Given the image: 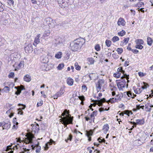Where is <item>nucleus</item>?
<instances>
[{
    "label": "nucleus",
    "mask_w": 153,
    "mask_h": 153,
    "mask_svg": "<svg viewBox=\"0 0 153 153\" xmlns=\"http://www.w3.org/2000/svg\"><path fill=\"white\" fill-rule=\"evenodd\" d=\"M79 98L81 101H83L85 100V98L83 96H79L78 97Z\"/></svg>",
    "instance_id": "54"
},
{
    "label": "nucleus",
    "mask_w": 153,
    "mask_h": 153,
    "mask_svg": "<svg viewBox=\"0 0 153 153\" xmlns=\"http://www.w3.org/2000/svg\"><path fill=\"white\" fill-rule=\"evenodd\" d=\"M50 141V142H48L45 144V150H47L49 148V147H48V144H49L50 145H51L52 144L53 142L55 143V142L52 139H51Z\"/></svg>",
    "instance_id": "21"
},
{
    "label": "nucleus",
    "mask_w": 153,
    "mask_h": 153,
    "mask_svg": "<svg viewBox=\"0 0 153 153\" xmlns=\"http://www.w3.org/2000/svg\"><path fill=\"white\" fill-rule=\"evenodd\" d=\"M143 8H141L140 9V8L139 7L137 9H138V11H140L141 12H142L143 13H144V10H143Z\"/></svg>",
    "instance_id": "63"
},
{
    "label": "nucleus",
    "mask_w": 153,
    "mask_h": 153,
    "mask_svg": "<svg viewBox=\"0 0 153 153\" xmlns=\"http://www.w3.org/2000/svg\"><path fill=\"white\" fill-rule=\"evenodd\" d=\"M41 147L39 146H37L36 147V152L37 153H39L40 152L41 150Z\"/></svg>",
    "instance_id": "45"
},
{
    "label": "nucleus",
    "mask_w": 153,
    "mask_h": 153,
    "mask_svg": "<svg viewBox=\"0 0 153 153\" xmlns=\"http://www.w3.org/2000/svg\"><path fill=\"white\" fill-rule=\"evenodd\" d=\"M116 98H111L108 101H106L107 102H110L111 103H112L114 102H116ZM106 102V101H105Z\"/></svg>",
    "instance_id": "33"
},
{
    "label": "nucleus",
    "mask_w": 153,
    "mask_h": 153,
    "mask_svg": "<svg viewBox=\"0 0 153 153\" xmlns=\"http://www.w3.org/2000/svg\"><path fill=\"white\" fill-rule=\"evenodd\" d=\"M112 57L115 59H117L118 58L119 56L117 55V54L115 53H114L112 54Z\"/></svg>",
    "instance_id": "49"
},
{
    "label": "nucleus",
    "mask_w": 153,
    "mask_h": 153,
    "mask_svg": "<svg viewBox=\"0 0 153 153\" xmlns=\"http://www.w3.org/2000/svg\"><path fill=\"white\" fill-rule=\"evenodd\" d=\"M85 42V40L83 38H79L76 39L70 43L71 49L72 51H77L81 48Z\"/></svg>",
    "instance_id": "1"
},
{
    "label": "nucleus",
    "mask_w": 153,
    "mask_h": 153,
    "mask_svg": "<svg viewBox=\"0 0 153 153\" xmlns=\"http://www.w3.org/2000/svg\"><path fill=\"white\" fill-rule=\"evenodd\" d=\"M3 122L4 124L2 125L3 130L4 129H8L10 128L11 126L10 123L9 121L7 120Z\"/></svg>",
    "instance_id": "8"
},
{
    "label": "nucleus",
    "mask_w": 153,
    "mask_h": 153,
    "mask_svg": "<svg viewBox=\"0 0 153 153\" xmlns=\"http://www.w3.org/2000/svg\"><path fill=\"white\" fill-rule=\"evenodd\" d=\"M64 112L65 113L67 114H68L65 117H66L67 118H69V117H71V115L69 114V110H65L64 111Z\"/></svg>",
    "instance_id": "32"
},
{
    "label": "nucleus",
    "mask_w": 153,
    "mask_h": 153,
    "mask_svg": "<svg viewBox=\"0 0 153 153\" xmlns=\"http://www.w3.org/2000/svg\"><path fill=\"white\" fill-rule=\"evenodd\" d=\"M117 71L123 74L121 78H125L128 79L129 78V75H127L126 74H125V71L123 69L122 67H119L117 70Z\"/></svg>",
    "instance_id": "7"
},
{
    "label": "nucleus",
    "mask_w": 153,
    "mask_h": 153,
    "mask_svg": "<svg viewBox=\"0 0 153 153\" xmlns=\"http://www.w3.org/2000/svg\"><path fill=\"white\" fill-rule=\"evenodd\" d=\"M75 69L77 70H80L81 69L78 63L77 62H76L75 64Z\"/></svg>",
    "instance_id": "38"
},
{
    "label": "nucleus",
    "mask_w": 153,
    "mask_h": 153,
    "mask_svg": "<svg viewBox=\"0 0 153 153\" xmlns=\"http://www.w3.org/2000/svg\"><path fill=\"white\" fill-rule=\"evenodd\" d=\"M67 83L70 86L72 85L74 83L73 80L71 78H68L67 80Z\"/></svg>",
    "instance_id": "17"
},
{
    "label": "nucleus",
    "mask_w": 153,
    "mask_h": 153,
    "mask_svg": "<svg viewBox=\"0 0 153 153\" xmlns=\"http://www.w3.org/2000/svg\"><path fill=\"white\" fill-rule=\"evenodd\" d=\"M147 42L149 45H151L153 42V40L151 38L148 37L147 38Z\"/></svg>",
    "instance_id": "23"
},
{
    "label": "nucleus",
    "mask_w": 153,
    "mask_h": 153,
    "mask_svg": "<svg viewBox=\"0 0 153 153\" xmlns=\"http://www.w3.org/2000/svg\"><path fill=\"white\" fill-rule=\"evenodd\" d=\"M104 82V80L103 79H99L97 83L96 84V87L97 90L98 91L101 89V86L103 85Z\"/></svg>",
    "instance_id": "6"
},
{
    "label": "nucleus",
    "mask_w": 153,
    "mask_h": 153,
    "mask_svg": "<svg viewBox=\"0 0 153 153\" xmlns=\"http://www.w3.org/2000/svg\"><path fill=\"white\" fill-rule=\"evenodd\" d=\"M24 78V80L27 82H29L31 80V77L28 74L25 76Z\"/></svg>",
    "instance_id": "20"
},
{
    "label": "nucleus",
    "mask_w": 153,
    "mask_h": 153,
    "mask_svg": "<svg viewBox=\"0 0 153 153\" xmlns=\"http://www.w3.org/2000/svg\"><path fill=\"white\" fill-rule=\"evenodd\" d=\"M14 73L12 72L10 73L8 75V77L9 78H12L14 76Z\"/></svg>",
    "instance_id": "53"
},
{
    "label": "nucleus",
    "mask_w": 153,
    "mask_h": 153,
    "mask_svg": "<svg viewBox=\"0 0 153 153\" xmlns=\"http://www.w3.org/2000/svg\"><path fill=\"white\" fill-rule=\"evenodd\" d=\"M64 66V65L63 63L60 64L58 65L57 68L58 70H61L63 68Z\"/></svg>",
    "instance_id": "28"
},
{
    "label": "nucleus",
    "mask_w": 153,
    "mask_h": 153,
    "mask_svg": "<svg viewBox=\"0 0 153 153\" xmlns=\"http://www.w3.org/2000/svg\"><path fill=\"white\" fill-rule=\"evenodd\" d=\"M122 97L121 96V95H120V94L117 95L115 97L116 100H120Z\"/></svg>",
    "instance_id": "47"
},
{
    "label": "nucleus",
    "mask_w": 153,
    "mask_h": 153,
    "mask_svg": "<svg viewBox=\"0 0 153 153\" xmlns=\"http://www.w3.org/2000/svg\"><path fill=\"white\" fill-rule=\"evenodd\" d=\"M136 45L135 47L137 49H142L143 48V47L142 45L144 43L143 41L141 39H138L136 40L135 41Z\"/></svg>",
    "instance_id": "4"
},
{
    "label": "nucleus",
    "mask_w": 153,
    "mask_h": 153,
    "mask_svg": "<svg viewBox=\"0 0 153 153\" xmlns=\"http://www.w3.org/2000/svg\"><path fill=\"white\" fill-rule=\"evenodd\" d=\"M129 39V38H125L123 42H121L120 44V45L121 46H123L124 45H125L128 42V40Z\"/></svg>",
    "instance_id": "18"
},
{
    "label": "nucleus",
    "mask_w": 153,
    "mask_h": 153,
    "mask_svg": "<svg viewBox=\"0 0 153 153\" xmlns=\"http://www.w3.org/2000/svg\"><path fill=\"white\" fill-rule=\"evenodd\" d=\"M19 111L18 112V114H20L21 115H22L23 113V111L21 110L20 108L19 109Z\"/></svg>",
    "instance_id": "59"
},
{
    "label": "nucleus",
    "mask_w": 153,
    "mask_h": 153,
    "mask_svg": "<svg viewBox=\"0 0 153 153\" xmlns=\"http://www.w3.org/2000/svg\"><path fill=\"white\" fill-rule=\"evenodd\" d=\"M7 3L10 5H12L13 6L14 4V1L13 0H8Z\"/></svg>",
    "instance_id": "44"
},
{
    "label": "nucleus",
    "mask_w": 153,
    "mask_h": 153,
    "mask_svg": "<svg viewBox=\"0 0 153 153\" xmlns=\"http://www.w3.org/2000/svg\"><path fill=\"white\" fill-rule=\"evenodd\" d=\"M140 106L139 105H136V108H134V111H136V110L139 109L140 108Z\"/></svg>",
    "instance_id": "60"
},
{
    "label": "nucleus",
    "mask_w": 153,
    "mask_h": 153,
    "mask_svg": "<svg viewBox=\"0 0 153 153\" xmlns=\"http://www.w3.org/2000/svg\"><path fill=\"white\" fill-rule=\"evenodd\" d=\"M50 34V31L49 30L45 31L44 32V33L43 35L44 37L49 36Z\"/></svg>",
    "instance_id": "30"
},
{
    "label": "nucleus",
    "mask_w": 153,
    "mask_h": 153,
    "mask_svg": "<svg viewBox=\"0 0 153 153\" xmlns=\"http://www.w3.org/2000/svg\"><path fill=\"white\" fill-rule=\"evenodd\" d=\"M117 24L119 25L124 26L125 25L124 19L122 18H119L117 22Z\"/></svg>",
    "instance_id": "13"
},
{
    "label": "nucleus",
    "mask_w": 153,
    "mask_h": 153,
    "mask_svg": "<svg viewBox=\"0 0 153 153\" xmlns=\"http://www.w3.org/2000/svg\"><path fill=\"white\" fill-rule=\"evenodd\" d=\"M127 94L128 96L129 97H131L132 99L134 98V94L132 93L130 91H128L127 92Z\"/></svg>",
    "instance_id": "26"
},
{
    "label": "nucleus",
    "mask_w": 153,
    "mask_h": 153,
    "mask_svg": "<svg viewBox=\"0 0 153 153\" xmlns=\"http://www.w3.org/2000/svg\"><path fill=\"white\" fill-rule=\"evenodd\" d=\"M13 122L14 124L17 125L18 124V123L16 122V118H14L13 120Z\"/></svg>",
    "instance_id": "51"
},
{
    "label": "nucleus",
    "mask_w": 153,
    "mask_h": 153,
    "mask_svg": "<svg viewBox=\"0 0 153 153\" xmlns=\"http://www.w3.org/2000/svg\"><path fill=\"white\" fill-rule=\"evenodd\" d=\"M65 91V90L64 89V88H60L59 91L57 92L56 94L57 96L59 97H60L64 93Z\"/></svg>",
    "instance_id": "15"
},
{
    "label": "nucleus",
    "mask_w": 153,
    "mask_h": 153,
    "mask_svg": "<svg viewBox=\"0 0 153 153\" xmlns=\"http://www.w3.org/2000/svg\"><path fill=\"white\" fill-rule=\"evenodd\" d=\"M125 33L126 32L123 30L118 33V35L121 36H123L125 34Z\"/></svg>",
    "instance_id": "35"
},
{
    "label": "nucleus",
    "mask_w": 153,
    "mask_h": 153,
    "mask_svg": "<svg viewBox=\"0 0 153 153\" xmlns=\"http://www.w3.org/2000/svg\"><path fill=\"white\" fill-rule=\"evenodd\" d=\"M34 137L32 135H29L27 136L26 139L25 140V142L26 144L28 143H33V139Z\"/></svg>",
    "instance_id": "9"
},
{
    "label": "nucleus",
    "mask_w": 153,
    "mask_h": 153,
    "mask_svg": "<svg viewBox=\"0 0 153 153\" xmlns=\"http://www.w3.org/2000/svg\"><path fill=\"white\" fill-rule=\"evenodd\" d=\"M105 44L107 47H109L111 45V42L110 40H106L105 41Z\"/></svg>",
    "instance_id": "37"
},
{
    "label": "nucleus",
    "mask_w": 153,
    "mask_h": 153,
    "mask_svg": "<svg viewBox=\"0 0 153 153\" xmlns=\"http://www.w3.org/2000/svg\"><path fill=\"white\" fill-rule=\"evenodd\" d=\"M90 116L91 121H90V122L91 123L92 121H93V122H94V119H95V115L92 113Z\"/></svg>",
    "instance_id": "36"
},
{
    "label": "nucleus",
    "mask_w": 153,
    "mask_h": 153,
    "mask_svg": "<svg viewBox=\"0 0 153 153\" xmlns=\"http://www.w3.org/2000/svg\"><path fill=\"white\" fill-rule=\"evenodd\" d=\"M23 151L20 152L19 153H25L26 152H28L30 149H26V148H23Z\"/></svg>",
    "instance_id": "55"
},
{
    "label": "nucleus",
    "mask_w": 153,
    "mask_h": 153,
    "mask_svg": "<svg viewBox=\"0 0 153 153\" xmlns=\"http://www.w3.org/2000/svg\"><path fill=\"white\" fill-rule=\"evenodd\" d=\"M109 129V125L108 124H106L103 127L102 130H104V133L105 134H106L107 131Z\"/></svg>",
    "instance_id": "16"
},
{
    "label": "nucleus",
    "mask_w": 153,
    "mask_h": 153,
    "mask_svg": "<svg viewBox=\"0 0 153 153\" xmlns=\"http://www.w3.org/2000/svg\"><path fill=\"white\" fill-rule=\"evenodd\" d=\"M142 90L140 88H137L134 90V93L137 94H139L142 91Z\"/></svg>",
    "instance_id": "42"
},
{
    "label": "nucleus",
    "mask_w": 153,
    "mask_h": 153,
    "mask_svg": "<svg viewBox=\"0 0 153 153\" xmlns=\"http://www.w3.org/2000/svg\"><path fill=\"white\" fill-rule=\"evenodd\" d=\"M120 112V113L119 114L121 116H123L124 114H126L128 116H129L130 114H133V113L131 111L128 110H125L124 111L122 112H120V111H119L118 113Z\"/></svg>",
    "instance_id": "11"
},
{
    "label": "nucleus",
    "mask_w": 153,
    "mask_h": 153,
    "mask_svg": "<svg viewBox=\"0 0 153 153\" xmlns=\"http://www.w3.org/2000/svg\"><path fill=\"white\" fill-rule=\"evenodd\" d=\"M31 2L33 4H37V1L36 0H31Z\"/></svg>",
    "instance_id": "64"
},
{
    "label": "nucleus",
    "mask_w": 153,
    "mask_h": 153,
    "mask_svg": "<svg viewBox=\"0 0 153 153\" xmlns=\"http://www.w3.org/2000/svg\"><path fill=\"white\" fill-rule=\"evenodd\" d=\"M88 60L90 64H93L94 63V59L92 58H89L88 59Z\"/></svg>",
    "instance_id": "40"
},
{
    "label": "nucleus",
    "mask_w": 153,
    "mask_h": 153,
    "mask_svg": "<svg viewBox=\"0 0 153 153\" xmlns=\"http://www.w3.org/2000/svg\"><path fill=\"white\" fill-rule=\"evenodd\" d=\"M144 3L142 2H140L136 4L135 5V6L136 7H142Z\"/></svg>",
    "instance_id": "34"
},
{
    "label": "nucleus",
    "mask_w": 153,
    "mask_h": 153,
    "mask_svg": "<svg viewBox=\"0 0 153 153\" xmlns=\"http://www.w3.org/2000/svg\"><path fill=\"white\" fill-rule=\"evenodd\" d=\"M131 45L130 44H128V47H127V49L129 51H131L133 52L134 53V50L132 49L130 47V45Z\"/></svg>",
    "instance_id": "57"
},
{
    "label": "nucleus",
    "mask_w": 153,
    "mask_h": 153,
    "mask_svg": "<svg viewBox=\"0 0 153 153\" xmlns=\"http://www.w3.org/2000/svg\"><path fill=\"white\" fill-rule=\"evenodd\" d=\"M93 131L92 130H90L89 131H87L86 135L87 137L91 136L93 134Z\"/></svg>",
    "instance_id": "29"
},
{
    "label": "nucleus",
    "mask_w": 153,
    "mask_h": 153,
    "mask_svg": "<svg viewBox=\"0 0 153 153\" xmlns=\"http://www.w3.org/2000/svg\"><path fill=\"white\" fill-rule=\"evenodd\" d=\"M10 89L9 87L7 86H5L2 89V91L6 93L8 92L9 91Z\"/></svg>",
    "instance_id": "25"
},
{
    "label": "nucleus",
    "mask_w": 153,
    "mask_h": 153,
    "mask_svg": "<svg viewBox=\"0 0 153 153\" xmlns=\"http://www.w3.org/2000/svg\"><path fill=\"white\" fill-rule=\"evenodd\" d=\"M39 126H36L34 125L32 128V131L35 133H36V132H38L39 131Z\"/></svg>",
    "instance_id": "22"
},
{
    "label": "nucleus",
    "mask_w": 153,
    "mask_h": 153,
    "mask_svg": "<svg viewBox=\"0 0 153 153\" xmlns=\"http://www.w3.org/2000/svg\"><path fill=\"white\" fill-rule=\"evenodd\" d=\"M42 105V101L40 102H38L37 106L39 107L41 106Z\"/></svg>",
    "instance_id": "62"
},
{
    "label": "nucleus",
    "mask_w": 153,
    "mask_h": 153,
    "mask_svg": "<svg viewBox=\"0 0 153 153\" xmlns=\"http://www.w3.org/2000/svg\"><path fill=\"white\" fill-rule=\"evenodd\" d=\"M4 6L3 5H2L1 3L0 2V12H2L4 10Z\"/></svg>",
    "instance_id": "52"
},
{
    "label": "nucleus",
    "mask_w": 153,
    "mask_h": 153,
    "mask_svg": "<svg viewBox=\"0 0 153 153\" xmlns=\"http://www.w3.org/2000/svg\"><path fill=\"white\" fill-rule=\"evenodd\" d=\"M40 128L42 130H45L46 128V127L45 126V124L42 123L40 125Z\"/></svg>",
    "instance_id": "41"
},
{
    "label": "nucleus",
    "mask_w": 153,
    "mask_h": 153,
    "mask_svg": "<svg viewBox=\"0 0 153 153\" xmlns=\"http://www.w3.org/2000/svg\"><path fill=\"white\" fill-rule=\"evenodd\" d=\"M38 48H36L34 49V53L35 54H38L39 52H38Z\"/></svg>",
    "instance_id": "58"
},
{
    "label": "nucleus",
    "mask_w": 153,
    "mask_h": 153,
    "mask_svg": "<svg viewBox=\"0 0 153 153\" xmlns=\"http://www.w3.org/2000/svg\"><path fill=\"white\" fill-rule=\"evenodd\" d=\"M21 91L20 90V88L19 89L17 90V91L15 92V94H16L17 95H18L20 94L21 93Z\"/></svg>",
    "instance_id": "50"
},
{
    "label": "nucleus",
    "mask_w": 153,
    "mask_h": 153,
    "mask_svg": "<svg viewBox=\"0 0 153 153\" xmlns=\"http://www.w3.org/2000/svg\"><path fill=\"white\" fill-rule=\"evenodd\" d=\"M45 21L47 25L49 26V25H51L53 21L52 19L50 18H48L46 19Z\"/></svg>",
    "instance_id": "19"
},
{
    "label": "nucleus",
    "mask_w": 153,
    "mask_h": 153,
    "mask_svg": "<svg viewBox=\"0 0 153 153\" xmlns=\"http://www.w3.org/2000/svg\"><path fill=\"white\" fill-rule=\"evenodd\" d=\"M62 119L61 121L62 123L64 125L65 127H67V125L69 124H73V117H69V118H67L66 117H60Z\"/></svg>",
    "instance_id": "3"
},
{
    "label": "nucleus",
    "mask_w": 153,
    "mask_h": 153,
    "mask_svg": "<svg viewBox=\"0 0 153 153\" xmlns=\"http://www.w3.org/2000/svg\"><path fill=\"white\" fill-rule=\"evenodd\" d=\"M95 49L97 51H99L100 49V47L99 44L96 45L95 47Z\"/></svg>",
    "instance_id": "43"
},
{
    "label": "nucleus",
    "mask_w": 153,
    "mask_h": 153,
    "mask_svg": "<svg viewBox=\"0 0 153 153\" xmlns=\"http://www.w3.org/2000/svg\"><path fill=\"white\" fill-rule=\"evenodd\" d=\"M121 79L120 80V82H117V85L120 90H123V88L125 87L126 85V87L127 88L128 84H126V83L129 82V78L127 79L126 78H123Z\"/></svg>",
    "instance_id": "2"
},
{
    "label": "nucleus",
    "mask_w": 153,
    "mask_h": 153,
    "mask_svg": "<svg viewBox=\"0 0 153 153\" xmlns=\"http://www.w3.org/2000/svg\"><path fill=\"white\" fill-rule=\"evenodd\" d=\"M119 40V38L117 36H114L113 37L112 39V41H113L114 42H116L118 41Z\"/></svg>",
    "instance_id": "39"
},
{
    "label": "nucleus",
    "mask_w": 153,
    "mask_h": 153,
    "mask_svg": "<svg viewBox=\"0 0 153 153\" xmlns=\"http://www.w3.org/2000/svg\"><path fill=\"white\" fill-rule=\"evenodd\" d=\"M15 125L16 124H14L12 129L15 130H16L18 128V126H17V125Z\"/></svg>",
    "instance_id": "61"
},
{
    "label": "nucleus",
    "mask_w": 153,
    "mask_h": 153,
    "mask_svg": "<svg viewBox=\"0 0 153 153\" xmlns=\"http://www.w3.org/2000/svg\"><path fill=\"white\" fill-rule=\"evenodd\" d=\"M61 52H59V53H58L56 54L55 57L56 58L60 59L61 57Z\"/></svg>",
    "instance_id": "48"
},
{
    "label": "nucleus",
    "mask_w": 153,
    "mask_h": 153,
    "mask_svg": "<svg viewBox=\"0 0 153 153\" xmlns=\"http://www.w3.org/2000/svg\"><path fill=\"white\" fill-rule=\"evenodd\" d=\"M25 52L27 53H30L33 51V47L32 45L30 44H29L25 48Z\"/></svg>",
    "instance_id": "10"
},
{
    "label": "nucleus",
    "mask_w": 153,
    "mask_h": 153,
    "mask_svg": "<svg viewBox=\"0 0 153 153\" xmlns=\"http://www.w3.org/2000/svg\"><path fill=\"white\" fill-rule=\"evenodd\" d=\"M116 51L118 52V54H120L123 51V49L122 48H118L116 50Z\"/></svg>",
    "instance_id": "31"
},
{
    "label": "nucleus",
    "mask_w": 153,
    "mask_h": 153,
    "mask_svg": "<svg viewBox=\"0 0 153 153\" xmlns=\"http://www.w3.org/2000/svg\"><path fill=\"white\" fill-rule=\"evenodd\" d=\"M40 39L39 38H35L34 41V42L33 43L34 45L36 46V45L39 42Z\"/></svg>",
    "instance_id": "27"
},
{
    "label": "nucleus",
    "mask_w": 153,
    "mask_h": 153,
    "mask_svg": "<svg viewBox=\"0 0 153 153\" xmlns=\"http://www.w3.org/2000/svg\"><path fill=\"white\" fill-rule=\"evenodd\" d=\"M121 73L120 72H117L114 74L113 76L116 78H119L121 76Z\"/></svg>",
    "instance_id": "24"
},
{
    "label": "nucleus",
    "mask_w": 153,
    "mask_h": 153,
    "mask_svg": "<svg viewBox=\"0 0 153 153\" xmlns=\"http://www.w3.org/2000/svg\"><path fill=\"white\" fill-rule=\"evenodd\" d=\"M138 74L139 76L140 77L144 76L146 75L145 74H144L143 72H139L138 73Z\"/></svg>",
    "instance_id": "56"
},
{
    "label": "nucleus",
    "mask_w": 153,
    "mask_h": 153,
    "mask_svg": "<svg viewBox=\"0 0 153 153\" xmlns=\"http://www.w3.org/2000/svg\"><path fill=\"white\" fill-rule=\"evenodd\" d=\"M24 61H21L20 62V63L19 64L18 66L15 68L16 71L19 70L20 68H21L24 66Z\"/></svg>",
    "instance_id": "14"
},
{
    "label": "nucleus",
    "mask_w": 153,
    "mask_h": 153,
    "mask_svg": "<svg viewBox=\"0 0 153 153\" xmlns=\"http://www.w3.org/2000/svg\"><path fill=\"white\" fill-rule=\"evenodd\" d=\"M100 138H98L97 139V140L99 141V142L100 143H102V142H103L105 143H106V144H107V143H106V141L105 140V139L102 138V140H100Z\"/></svg>",
    "instance_id": "46"
},
{
    "label": "nucleus",
    "mask_w": 153,
    "mask_h": 153,
    "mask_svg": "<svg viewBox=\"0 0 153 153\" xmlns=\"http://www.w3.org/2000/svg\"><path fill=\"white\" fill-rule=\"evenodd\" d=\"M97 100H91V102H94L95 103L97 104L99 106H102V103L103 102H105L106 100L105 98H103L101 99L99 97H97Z\"/></svg>",
    "instance_id": "5"
},
{
    "label": "nucleus",
    "mask_w": 153,
    "mask_h": 153,
    "mask_svg": "<svg viewBox=\"0 0 153 153\" xmlns=\"http://www.w3.org/2000/svg\"><path fill=\"white\" fill-rule=\"evenodd\" d=\"M144 123V120L142 119H137L136 120V122H134V127H136V125H142Z\"/></svg>",
    "instance_id": "12"
}]
</instances>
